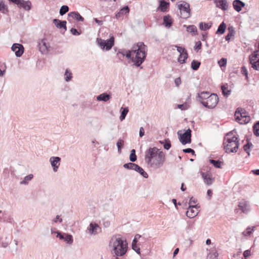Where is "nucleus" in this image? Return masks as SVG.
Masks as SVG:
<instances>
[{
	"instance_id": "f257e3e1",
	"label": "nucleus",
	"mask_w": 259,
	"mask_h": 259,
	"mask_svg": "<svg viewBox=\"0 0 259 259\" xmlns=\"http://www.w3.org/2000/svg\"><path fill=\"white\" fill-rule=\"evenodd\" d=\"M147 46L143 42H139L132 47V51L136 54L135 58L132 59L136 67H140L144 62L147 55Z\"/></svg>"
},
{
	"instance_id": "f03ea898",
	"label": "nucleus",
	"mask_w": 259,
	"mask_h": 259,
	"mask_svg": "<svg viewBox=\"0 0 259 259\" xmlns=\"http://www.w3.org/2000/svg\"><path fill=\"white\" fill-rule=\"evenodd\" d=\"M236 131L234 130L228 133L224 138L223 143L224 149L227 153L236 152L239 146V142L237 137L234 135Z\"/></svg>"
},
{
	"instance_id": "7ed1b4c3",
	"label": "nucleus",
	"mask_w": 259,
	"mask_h": 259,
	"mask_svg": "<svg viewBox=\"0 0 259 259\" xmlns=\"http://www.w3.org/2000/svg\"><path fill=\"white\" fill-rule=\"evenodd\" d=\"M112 241L113 254H115L116 256H121L125 254L127 248V243L125 240L116 237L115 239H112Z\"/></svg>"
},
{
	"instance_id": "20e7f679",
	"label": "nucleus",
	"mask_w": 259,
	"mask_h": 259,
	"mask_svg": "<svg viewBox=\"0 0 259 259\" xmlns=\"http://www.w3.org/2000/svg\"><path fill=\"white\" fill-rule=\"evenodd\" d=\"M151 160V162L147 163L148 165L153 168H158L161 167L164 162V153L162 151H160L159 153Z\"/></svg>"
},
{
	"instance_id": "39448f33",
	"label": "nucleus",
	"mask_w": 259,
	"mask_h": 259,
	"mask_svg": "<svg viewBox=\"0 0 259 259\" xmlns=\"http://www.w3.org/2000/svg\"><path fill=\"white\" fill-rule=\"evenodd\" d=\"M97 42L102 49L104 50L105 49L107 51H109L114 46V37L112 36L109 39L106 40L98 38L97 39Z\"/></svg>"
},
{
	"instance_id": "423d86ee",
	"label": "nucleus",
	"mask_w": 259,
	"mask_h": 259,
	"mask_svg": "<svg viewBox=\"0 0 259 259\" xmlns=\"http://www.w3.org/2000/svg\"><path fill=\"white\" fill-rule=\"evenodd\" d=\"M181 131H179L177 133L179 136V139L183 145L189 144L191 142V130L189 128L184 133L182 134Z\"/></svg>"
},
{
	"instance_id": "0eeeda50",
	"label": "nucleus",
	"mask_w": 259,
	"mask_h": 259,
	"mask_svg": "<svg viewBox=\"0 0 259 259\" xmlns=\"http://www.w3.org/2000/svg\"><path fill=\"white\" fill-rule=\"evenodd\" d=\"M178 9L180 11L181 17L183 19H187L190 17V9L189 3L183 2L182 4L178 5Z\"/></svg>"
},
{
	"instance_id": "6e6552de",
	"label": "nucleus",
	"mask_w": 259,
	"mask_h": 259,
	"mask_svg": "<svg viewBox=\"0 0 259 259\" xmlns=\"http://www.w3.org/2000/svg\"><path fill=\"white\" fill-rule=\"evenodd\" d=\"M159 152H160L159 149L156 147L149 148L145 152V160L146 162L147 163L149 162H151V159L154 158L159 153Z\"/></svg>"
},
{
	"instance_id": "1a4fd4ad",
	"label": "nucleus",
	"mask_w": 259,
	"mask_h": 259,
	"mask_svg": "<svg viewBox=\"0 0 259 259\" xmlns=\"http://www.w3.org/2000/svg\"><path fill=\"white\" fill-rule=\"evenodd\" d=\"M175 47L177 48L178 52L180 53L179 57L178 58V62L181 64L185 63L186 60H187L188 57V54L186 50L183 47L178 46H175Z\"/></svg>"
},
{
	"instance_id": "9d476101",
	"label": "nucleus",
	"mask_w": 259,
	"mask_h": 259,
	"mask_svg": "<svg viewBox=\"0 0 259 259\" xmlns=\"http://www.w3.org/2000/svg\"><path fill=\"white\" fill-rule=\"evenodd\" d=\"M61 158L58 156L51 157L49 161L53 167V171L57 172L60 165Z\"/></svg>"
},
{
	"instance_id": "9b49d317",
	"label": "nucleus",
	"mask_w": 259,
	"mask_h": 259,
	"mask_svg": "<svg viewBox=\"0 0 259 259\" xmlns=\"http://www.w3.org/2000/svg\"><path fill=\"white\" fill-rule=\"evenodd\" d=\"M11 49L15 52V55L17 57H20L23 54L24 50L23 45L19 44H14Z\"/></svg>"
},
{
	"instance_id": "f8f14e48",
	"label": "nucleus",
	"mask_w": 259,
	"mask_h": 259,
	"mask_svg": "<svg viewBox=\"0 0 259 259\" xmlns=\"http://www.w3.org/2000/svg\"><path fill=\"white\" fill-rule=\"evenodd\" d=\"M207 100L208 102V104L209 105V109H213L218 104L219 98L217 94H212L209 96L208 99Z\"/></svg>"
},
{
	"instance_id": "ddd939ff",
	"label": "nucleus",
	"mask_w": 259,
	"mask_h": 259,
	"mask_svg": "<svg viewBox=\"0 0 259 259\" xmlns=\"http://www.w3.org/2000/svg\"><path fill=\"white\" fill-rule=\"evenodd\" d=\"M202 177L204 183L208 185H211L214 181V178H212L211 174L208 172H201Z\"/></svg>"
},
{
	"instance_id": "4468645a",
	"label": "nucleus",
	"mask_w": 259,
	"mask_h": 259,
	"mask_svg": "<svg viewBox=\"0 0 259 259\" xmlns=\"http://www.w3.org/2000/svg\"><path fill=\"white\" fill-rule=\"evenodd\" d=\"M247 115V112L245 110L240 107L237 108L235 112V120L237 121H241L242 118Z\"/></svg>"
},
{
	"instance_id": "2eb2a0df",
	"label": "nucleus",
	"mask_w": 259,
	"mask_h": 259,
	"mask_svg": "<svg viewBox=\"0 0 259 259\" xmlns=\"http://www.w3.org/2000/svg\"><path fill=\"white\" fill-rule=\"evenodd\" d=\"M90 233L91 235H96L99 232H101V228L96 223L92 222L90 223L89 227L88 228Z\"/></svg>"
},
{
	"instance_id": "dca6fc26",
	"label": "nucleus",
	"mask_w": 259,
	"mask_h": 259,
	"mask_svg": "<svg viewBox=\"0 0 259 259\" xmlns=\"http://www.w3.org/2000/svg\"><path fill=\"white\" fill-rule=\"evenodd\" d=\"M38 46L39 47V51L42 54H47L49 52V45L47 42V40L45 39L41 40L39 42Z\"/></svg>"
},
{
	"instance_id": "f3484780",
	"label": "nucleus",
	"mask_w": 259,
	"mask_h": 259,
	"mask_svg": "<svg viewBox=\"0 0 259 259\" xmlns=\"http://www.w3.org/2000/svg\"><path fill=\"white\" fill-rule=\"evenodd\" d=\"M217 7L223 11H226L228 9V4L227 0H214Z\"/></svg>"
},
{
	"instance_id": "a211bd4d",
	"label": "nucleus",
	"mask_w": 259,
	"mask_h": 259,
	"mask_svg": "<svg viewBox=\"0 0 259 259\" xmlns=\"http://www.w3.org/2000/svg\"><path fill=\"white\" fill-rule=\"evenodd\" d=\"M197 207V205H189L188 210L186 211V215L189 218H193L196 216L198 212L194 210V208H196Z\"/></svg>"
},
{
	"instance_id": "6ab92c4d",
	"label": "nucleus",
	"mask_w": 259,
	"mask_h": 259,
	"mask_svg": "<svg viewBox=\"0 0 259 259\" xmlns=\"http://www.w3.org/2000/svg\"><path fill=\"white\" fill-rule=\"evenodd\" d=\"M238 207L242 212L245 213H247L250 210L248 202L244 200H242L239 202L238 204Z\"/></svg>"
},
{
	"instance_id": "aec40b11",
	"label": "nucleus",
	"mask_w": 259,
	"mask_h": 259,
	"mask_svg": "<svg viewBox=\"0 0 259 259\" xmlns=\"http://www.w3.org/2000/svg\"><path fill=\"white\" fill-rule=\"evenodd\" d=\"M245 5V3L240 0H234L233 2V8L237 12H240Z\"/></svg>"
},
{
	"instance_id": "412c9836",
	"label": "nucleus",
	"mask_w": 259,
	"mask_h": 259,
	"mask_svg": "<svg viewBox=\"0 0 259 259\" xmlns=\"http://www.w3.org/2000/svg\"><path fill=\"white\" fill-rule=\"evenodd\" d=\"M53 23L59 29L64 28L65 30H67L66 21L60 20L57 19H54L53 20Z\"/></svg>"
},
{
	"instance_id": "4be33fe9",
	"label": "nucleus",
	"mask_w": 259,
	"mask_h": 259,
	"mask_svg": "<svg viewBox=\"0 0 259 259\" xmlns=\"http://www.w3.org/2000/svg\"><path fill=\"white\" fill-rule=\"evenodd\" d=\"M18 6L20 8H23L25 10L29 11L31 8V3L30 1H25L24 0H20Z\"/></svg>"
},
{
	"instance_id": "5701e85b",
	"label": "nucleus",
	"mask_w": 259,
	"mask_h": 259,
	"mask_svg": "<svg viewBox=\"0 0 259 259\" xmlns=\"http://www.w3.org/2000/svg\"><path fill=\"white\" fill-rule=\"evenodd\" d=\"M69 17H71L78 21L82 22L84 18L77 12H72L68 14Z\"/></svg>"
},
{
	"instance_id": "b1692460",
	"label": "nucleus",
	"mask_w": 259,
	"mask_h": 259,
	"mask_svg": "<svg viewBox=\"0 0 259 259\" xmlns=\"http://www.w3.org/2000/svg\"><path fill=\"white\" fill-rule=\"evenodd\" d=\"M169 6V3L165 2L163 0H160L159 1V5L158 9H159L161 12H164L166 11V9Z\"/></svg>"
},
{
	"instance_id": "393cba45",
	"label": "nucleus",
	"mask_w": 259,
	"mask_h": 259,
	"mask_svg": "<svg viewBox=\"0 0 259 259\" xmlns=\"http://www.w3.org/2000/svg\"><path fill=\"white\" fill-rule=\"evenodd\" d=\"M110 98V96L106 93L101 94L97 97L98 101L106 102Z\"/></svg>"
},
{
	"instance_id": "a878e982",
	"label": "nucleus",
	"mask_w": 259,
	"mask_h": 259,
	"mask_svg": "<svg viewBox=\"0 0 259 259\" xmlns=\"http://www.w3.org/2000/svg\"><path fill=\"white\" fill-rule=\"evenodd\" d=\"M226 29V24L224 22H223L219 26L218 29L217 30L215 33L217 34H223L225 32Z\"/></svg>"
},
{
	"instance_id": "bb28decb",
	"label": "nucleus",
	"mask_w": 259,
	"mask_h": 259,
	"mask_svg": "<svg viewBox=\"0 0 259 259\" xmlns=\"http://www.w3.org/2000/svg\"><path fill=\"white\" fill-rule=\"evenodd\" d=\"M136 171L139 172L142 176H143L144 178H148V174L144 170V169L138 165L137 164L136 169L135 170Z\"/></svg>"
},
{
	"instance_id": "cd10ccee",
	"label": "nucleus",
	"mask_w": 259,
	"mask_h": 259,
	"mask_svg": "<svg viewBox=\"0 0 259 259\" xmlns=\"http://www.w3.org/2000/svg\"><path fill=\"white\" fill-rule=\"evenodd\" d=\"M172 21L169 15L164 16L163 17V24L165 27H169L172 25Z\"/></svg>"
},
{
	"instance_id": "c85d7f7f",
	"label": "nucleus",
	"mask_w": 259,
	"mask_h": 259,
	"mask_svg": "<svg viewBox=\"0 0 259 259\" xmlns=\"http://www.w3.org/2000/svg\"><path fill=\"white\" fill-rule=\"evenodd\" d=\"M228 31H229V32L228 33L227 35L225 37L226 40L228 41H230L231 37L232 36H234L235 33V31L234 27L233 26L229 27L228 28Z\"/></svg>"
},
{
	"instance_id": "c756f323",
	"label": "nucleus",
	"mask_w": 259,
	"mask_h": 259,
	"mask_svg": "<svg viewBox=\"0 0 259 259\" xmlns=\"http://www.w3.org/2000/svg\"><path fill=\"white\" fill-rule=\"evenodd\" d=\"M258 51H255L251 55L249 56L250 63H252V62H255L259 60V54H257Z\"/></svg>"
},
{
	"instance_id": "7c9ffc66",
	"label": "nucleus",
	"mask_w": 259,
	"mask_h": 259,
	"mask_svg": "<svg viewBox=\"0 0 259 259\" xmlns=\"http://www.w3.org/2000/svg\"><path fill=\"white\" fill-rule=\"evenodd\" d=\"M187 31L192 34V35H195L197 34V29L194 25H191L187 26Z\"/></svg>"
},
{
	"instance_id": "2f4dec72",
	"label": "nucleus",
	"mask_w": 259,
	"mask_h": 259,
	"mask_svg": "<svg viewBox=\"0 0 259 259\" xmlns=\"http://www.w3.org/2000/svg\"><path fill=\"white\" fill-rule=\"evenodd\" d=\"M120 112H121V114L119 117V118L121 121H122L123 120H124L125 119L126 115L128 112V107H125V108L122 107L120 109Z\"/></svg>"
},
{
	"instance_id": "473e14b6",
	"label": "nucleus",
	"mask_w": 259,
	"mask_h": 259,
	"mask_svg": "<svg viewBox=\"0 0 259 259\" xmlns=\"http://www.w3.org/2000/svg\"><path fill=\"white\" fill-rule=\"evenodd\" d=\"M221 89L224 96L228 97L230 95L231 91L230 90H228V87L225 85H222L221 86Z\"/></svg>"
},
{
	"instance_id": "72a5a7b5",
	"label": "nucleus",
	"mask_w": 259,
	"mask_h": 259,
	"mask_svg": "<svg viewBox=\"0 0 259 259\" xmlns=\"http://www.w3.org/2000/svg\"><path fill=\"white\" fill-rule=\"evenodd\" d=\"M209 93L208 92H202L200 94H198V97L200 100H203L204 99H208L209 97Z\"/></svg>"
},
{
	"instance_id": "f704fd0d",
	"label": "nucleus",
	"mask_w": 259,
	"mask_h": 259,
	"mask_svg": "<svg viewBox=\"0 0 259 259\" xmlns=\"http://www.w3.org/2000/svg\"><path fill=\"white\" fill-rule=\"evenodd\" d=\"M200 64V62L194 60L192 61L191 64V68L193 70H197L199 68Z\"/></svg>"
},
{
	"instance_id": "c9c22d12",
	"label": "nucleus",
	"mask_w": 259,
	"mask_h": 259,
	"mask_svg": "<svg viewBox=\"0 0 259 259\" xmlns=\"http://www.w3.org/2000/svg\"><path fill=\"white\" fill-rule=\"evenodd\" d=\"M0 12L4 14H7L9 12L8 7L3 1L0 2Z\"/></svg>"
},
{
	"instance_id": "e433bc0d",
	"label": "nucleus",
	"mask_w": 259,
	"mask_h": 259,
	"mask_svg": "<svg viewBox=\"0 0 259 259\" xmlns=\"http://www.w3.org/2000/svg\"><path fill=\"white\" fill-rule=\"evenodd\" d=\"M137 164L132 162H129L123 164V166L124 168L127 169L135 170Z\"/></svg>"
},
{
	"instance_id": "4c0bfd02",
	"label": "nucleus",
	"mask_w": 259,
	"mask_h": 259,
	"mask_svg": "<svg viewBox=\"0 0 259 259\" xmlns=\"http://www.w3.org/2000/svg\"><path fill=\"white\" fill-rule=\"evenodd\" d=\"M211 26V24L209 23L200 22L199 24V29L201 30H206L209 29Z\"/></svg>"
},
{
	"instance_id": "58836bf2",
	"label": "nucleus",
	"mask_w": 259,
	"mask_h": 259,
	"mask_svg": "<svg viewBox=\"0 0 259 259\" xmlns=\"http://www.w3.org/2000/svg\"><path fill=\"white\" fill-rule=\"evenodd\" d=\"M253 132L256 137H259V121H256L253 125Z\"/></svg>"
},
{
	"instance_id": "ea45409f",
	"label": "nucleus",
	"mask_w": 259,
	"mask_h": 259,
	"mask_svg": "<svg viewBox=\"0 0 259 259\" xmlns=\"http://www.w3.org/2000/svg\"><path fill=\"white\" fill-rule=\"evenodd\" d=\"M209 162L211 164H213V165L215 168H221V163L222 162V161H221L219 160H215L211 159H209Z\"/></svg>"
},
{
	"instance_id": "a19ab883",
	"label": "nucleus",
	"mask_w": 259,
	"mask_h": 259,
	"mask_svg": "<svg viewBox=\"0 0 259 259\" xmlns=\"http://www.w3.org/2000/svg\"><path fill=\"white\" fill-rule=\"evenodd\" d=\"M123 145L124 141L122 139H119L116 143V146L117 147L118 153H121V149L123 148Z\"/></svg>"
},
{
	"instance_id": "79ce46f5",
	"label": "nucleus",
	"mask_w": 259,
	"mask_h": 259,
	"mask_svg": "<svg viewBox=\"0 0 259 259\" xmlns=\"http://www.w3.org/2000/svg\"><path fill=\"white\" fill-rule=\"evenodd\" d=\"M137 159V157L136 154V150L135 149H132L131 151V154L130 155V160L131 161L134 162L136 161Z\"/></svg>"
},
{
	"instance_id": "37998d69",
	"label": "nucleus",
	"mask_w": 259,
	"mask_h": 259,
	"mask_svg": "<svg viewBox=\"0 0 259 259\" xmlns=\"http://www.w3.org/2000/svg\"><path fill=\"white\" fill-rule=\"evenodd\" d=\"M65 235L64 240L69 244H72L73 241L72 236L68 234H65Z\"/></svg>"
},
{
	"instance_id": "c03bdc74",
	"label": "nucleus",
	"mask_w": 259,
	"mask_h": 259,
	"mask_svg": "<svg viewBox=\"0 0 259 259\" xmlns=\"http://www.w3.org/2000/svg\"><path fill=\"white\" fill-rule=\"evenodd\" d=\"M160 143L163 144L164 148L168 150L171 147L170 142L168 139H165L164 142L160 141Z\"/></svg>"
},
{
	"instance_id": "a18cd8bd",
	"label": "nucleus",
	"mask_w": 259,
	"mask_h": 259,
	"mask_svg": "<svg viewBox=\"0 0 259 259\" xmlns=\"http://www.w3.org/2000/svg\"><path fill=\"white\" fill-rule=\"evenodd\" d=\"M69 11V7L66 5L62 6L59 11L60 15L63 16Z\"/></svg>"
},
{
	"instance_id": "49530a36",
	"label": "nucleus",
	"mask_w": 259,
	"mask_h": 259,
	"mask_svg": "<svg viewBox=\"0 0 259 259\" xmlns=\"http://www.w3.org/2000/svg\"><path fill=\"white\" fill-rule=\"evenodd\" d=\"M33 175L32 174H30L27 176H26L24 180L21 182V184H27L28 183V182L31 180V179L33 178Z\"/></svg>"
},
{
	"instance_id": "de8ad7c7",
	"label": "nucleus",
	"mask_w": 259,
	"mask_h": 259,
	"mask_svg": "<svg viewBox=\"0 0 259 259\" xmlns=\"http://www.w3.org/2000/svg\"><path fill=\"white\" fill-rule=\"evenodd\" d=\"M65 79L66 81H69L72 77L71 72H69L68 69H66L65 71Z\"/></svg>"
},
{
	"instance_id": "09e8293b",
	"label": "nucleus",
	"mask_w": 259,
	"mask_h": 259,
	"mask_svg": "<svg viewBox=\"0 0 259 259\" xmlns=\"http://www.w3.org/2000/svg\"><path fill=\"white\" fill-rule=\"evenodd\" d=\"M218 255L219 254L217 251L210 253L208 254L207 259H218Z\"/></svg>"
},
{
	"instance_id": "8fccbe9b",
	"label": "nucleus",
	"mask_w": 259,
	"mask_h": 259,
	"mask_svg": "<svg viewBox=\"0 0 259 259\" xmlns=\"http://www.w3.org/2000/svg\"><path fill=\"white\" fill-rule=\"evenodd\" d=\"M134 54V52L132 51V48L131 50H126L125 51V57L128 59H130L132 61V59L134 58L133 57H132V56Z\"/></svg>"
},
{
	"instance_id": "3c124183",
	"label": "nucleus",
	"mask_w": 259,
	"mask_h": 259,
	"mask_svg": "<svg viewBox=\"0 0 259 259\" xmlns=\"http://www.w3.org/2000/svg\"><path fill=\"white\" fill-rule=\"evenodd\" d=\"M227 59L225 58H222L218 61V64L221 67H225L227 64Z\"/></svg>"
},
{
	"instance_id": "603ef678",
	"label": "nucleus",
	"mask_w": 259,
	"mask_h": 259,
	"mask_svg": "<svg viewBox=\"0 0 259 259\" xmlns=\"http://www.w3.org/2000/svg\"><path fill=\"white\" fill-rule=\"evenodd\" d=\"M241 73L245 76V78L246 80H248V71L245 66H243L241 67Z\"/></svg>"
},
{
	"instance_id": "864d4df0",
	"label": "nucleus",
	"mask_w": 259,
	"mask_h": 259,
	"mask_svg": "<svg viewBox=\"0 0 259 259\" xmlns=\"http://www.w3.org/2000/svg\"><path fill=\"white\" fill-rule=\"evenodd\" d=\"M254 228V227H253L252 229H251L249 227L247 228L246 230L243 233V235L244 236L250 235V234L252 233V232Z\"/></svg>"
},
{
	"instance_id": "5fc2aeb1",
	"label": "nucleus",
	"mask_w": 259,
	"mask_h": 259,
	"mask_svg": "<svg viewBox=\"0 0 259 259\" xmlns=\"http://www.w3.org/2000/svg\"><path fill=\"white\" fill-rule=\"evenodd\" d=\"M242 118H244V119L242 121H238L240 124L247 123L250 121V117L248 115L243 117Z\"/></svg>"
},
{
	"instance_id": "6e6d98bb",
	"label": "nucleus",
	"mask_w": 259,
	"mask_h": 259,
	"mask_svg": "<svg viewBox=\"0 0 259 259\" xmlns=\"http://www.w3.org/2000/svg\"><path fill=\"white\" fill-rule=\"evenodd\" d=\"M201 42L200 41H198L196 42L195 46L194 47V50L198 51V50L201 49Z\"/></svg>"
},
{
	"instance_id": "4d7b16f0",
	"label": "nucleus",
	"mask_w": 259,
	"mask_h": 259,
	"mask_svg": "<svg viewBox=\"0 0 259 259\" xmlns=\"http://www.w3.org/2000/svg\"><path fill=\"white\" fill-rule=\"evenodd\" d=\"M70 32L74 35H78L80 34V33H81V32H78V30L76 28H72L70 29Z\"/></svg>"
},
{
	"instance_id": "13d9d810",
	"label": "nucleus",
	"mask_w": 259,
	"mask_h": 259,
	"mask_svg": "<svg viewBox=\"0 0 259 259\" xmlns=\"http://www.w3.org/2000/svg\"><path fill=\"white\" fill-rule=\"evenodd\" d=\"M130 11L129 8L127 6L124 7L120 10V12H123V15L126 14V13H128Z\"/></svg>"
},
{
	"instance_id": "bf43d9fd",
	"label": "nucleus",
	"mask_w": 259,
	"mask_h": 259,
	"mask_svg": "<svg viewBox=\"0 0 259 259\" xmlns=\"http://www.w3.org/2000/svg\"><path fill=\"white\" fill-rule=\"evenodd\" d=\"M183 151L185 153H192V154H194L195 153L194 150L189 148L183 149Z\"/></svg>"
},
{
	"instance_id": "052dcab7",
	"label": "nucleus",
	"mask_w": 259,
	"mask_h": 259,
	"mask_svg": "<svg viewBox=\"0 0 259 259\" xmlns=\"http://www.w3.org/2000/svg\"><path fill=\"white\" fill-rule=\"evenodd\" d=\"M56 233L57 234V237L59 238L60 239H61V240H64V237H65V233L62 234L59 231H57Z\"/></svg>"
},
{
	"instance_id": "680f3d73",
	"label": "nucleus",
	"mask_w": 259,
	"mask_h": 259,
	"mask_svg": "<svg viewBox=\"0 0 259 259\" xmlns=\"http://www.w3.org/2000/svg\"><path fill=\"white\" fill-rule=\"evenodd\" d=\"M132 249L135 250L137 253L140 254V248L137 245H132Z\"/></svg>"
},
{
	"instance_id": "e2e57ef3",
	"label": "nucleus",
	"mask_w": 259,
	"mask_h": 259,
	"mask_svg": "<svg viewBox=\"0 0 259 259\" xmlns=\"http://www.w3.org/2000/svg\"><path fill=\"white\" fill-rule=\"evenodd\" d=\"M178 108L181 110H186L188 109V106L186 104H178Z\"/></svg>"
},
{
	"instance_id": "0e129e2a",
	"label": "nucleus",
	"mask_w": 259,
	"mask_h": 259,
	"mask_svg": "<svg viewBox=\"0 0 259 259\" xmlns=\"http://www.w3.org/2000/svg\"><path fill=\"white\" fill-rule=\"evenodd\" d=\"M201 104L204 106L205 107L208 108L209 109V105L208 104V101H204L203 100H200Z\"/></svg>"
},
{
	"instance_id": "69168bd1",
	"label": "nucleus",
	"mask_w": 259,
	"mask_h": 259,
	"mask_svg": "<svg viewBox=\"0 0 259 259\" xmlns=\"http://www.w3.org/2000/svg\"><path fill=\"white\" fill-rule=\"evenodd\" d=\"M250 251L249 250H246L243 252V256L245 258H246L250 256Z\"/></svg>"
},
{
	"instance_id": "338daca9",
	"label": "nucleus",
	"mask_w": 259,
	"mask_h": 259,
	"mask_svg": "<svg viewBox=\"0 0 259 259\" xmlns=\"http://www.w3.org/2000/svg\"><path fill=\"white\" fill-rule=\"evenodd\" d=\"M175 83L176 85V86L178 87L181 83V80L180 77H178L175 79Z\"/></svg>"
},
{
	"instance_id": "774afa93",
	"label": "nucleus",
	"mask_w": 259,
	"mask_h": 259,
	"mask_svg": "<svg viewBox=\"0 0 259 259\" xmlns=\"http://www.w3.org/2000/svg\"><path fill=\"white\" fill-rule=\"evenodd\" d=\"M144 134H145V132H144V128L143 127H141L140 128V131H139V136L140 137H142L144 135Z\"/></svg>"
}]
</instances>
